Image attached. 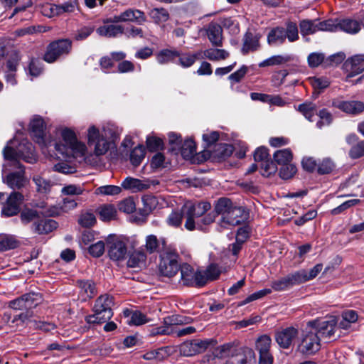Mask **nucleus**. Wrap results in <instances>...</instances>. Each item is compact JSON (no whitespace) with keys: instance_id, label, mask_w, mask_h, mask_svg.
<instances>
[{"instance_id":"1","label":"nucleus","mask_w":364,"mask_h":364,"mask_svg":"<svg viewBox=\"0 0 364 364\" xmlns=\"http://www.w3.org/2000/svg\"><path fill=\"white\" fill-rule=\"evenodd\" d=\"M210 208L211 205L208 202H186L180 211L171 212L166 218V223L170 226L178 228L181 225L183 216H184L186 218L184 226L188 230H203L206 226L215 221L214 213L206 214Z\"/></svg>"},{"instance_id":"2","label":"nucleus","mask_w":364,"mask_h":364,"mask_svg":"<svg viewBox=\"0 0 364 364\" xmlns=\"http://www.w3.org/2000/svg\"><path fill=\"white\" fill-rule=\"evenodd\" d=\"M211 213L220 215L219 224L226 228L227 225L236 226L245 222L249 213L243 207L234 205L232 201L227 198H220L215 205V211Z\"/></svg>"},{"instance_id":"3","label":"nucleus","mask_w":364,"mask_h":364,"mask_svg":"<svg viewBox=\"0 0 364 364\" xmlns=\"http://www.w3.org/2000/svg\"><path fill=\"white\" fill-rule=\"evenodd\" d=\"M87 145L92 153L87 156V162L96 164L95 158L105 155L112 146V142L107 139L105 130L91 125L87 132Z\"/></svg>"},{"instance_id":"4","label":"nucleus","mask_w":364,"mask_h":364,"mask_svg":"<svg viewBox=\"0 0 364 364\" xmlns=\"http://www.w3.org/2000/svg\"><path fill=\"white\" fill-rule=\"evenodd\" d=\"M16 140H10L3 150V155L7 161H18L33 164L36 161V155L33 144L26 139H22L16 146Z\"/></svg>"},{"instance_id":"5","label":"nucleus","mask_w":364,"mask_h":364,"mask_svg":"<svg viewBox=\"0 0 364 364\" xmlns=\"http://www.w3.org/2000/svg\"><path fill=\"white\" fill-rule=\"evenodd\" d=\"M112 297L105 294L97 298L93 307L94 314L86 316L88 323L100 324L109 321L113 315Z\"/></svg>"},{"instance_id":"6","label":"nucleus","mask_w":364,"mask_h":364,"mask_svg":"<svg viewBox=\"0 0 364 364\" xmlns=\"http://www.w3.org/2000/svg\"><path fill=\"white\" fill-rule=\"evenodd\" d=\"M7 167L11 168V172L3 176V182L13 190L23 188L27 183L24 166L18 161L13 160L4 165L3 172L6 171Z\"/></svg>"},{"instance_id":"7","label":"nucleus","mask_w":364,"mask_h":364,"mask_svg":"<svg viewBox=\"0 0 364 364\" xmlns=\"http://www.w3.org/2000/svg\"><path fill=\"white\" fill-rule=\"evenodd\" d=\"M179 256L173 250H164L160 253L158 271L161 276L168 278L174 277L179 269Z\"/></svg>"},{"instance_id":"8","label":"nucleus","mask_w":364,"mask_h":364,"mask_svg":"<svg viewBox=\"0 0 364 364\" xmlns=\"http://www.w3.org/2000/svg\"><path fill=\"white\" fill-rule=\"evenodd\" d=\"M62 141H56L54 144L55 156L58 159L63 161L54 166V170L65 174L68 173V129L65 128L60 132Z\"/></svg>"},{"instance_id":"9","label":"nucleus","mask_w":364,"mask_h":364,"mask_svg":"<svg viewBox=\"0 0 364 364\" xmlns=\"http://www.w3.org/2000/svg\"><path fill=\"white\" fill-rule=\"evenodd\" d=\"M315 331L314 328H309L307 324L303 331L301 340L299 346V350L303 354L311 355L320 349V337L316 333Z\"/></svg>"},{"instance_id":"10","label":"nucleus","mask_w":364,"mask_h":364,"mask_svg":"<svg viewBox=\"0 0 364 364\" xmlns=\"http://www.w3.org/2000/svg\"><path fill=\"white\" fill-rule=\"evenodd\" d=\"M337 319L335 316H330L326 319H316L307 323L309 328H314L316 333L320 336L331 338L335 331Z\"/></svg>"},{"instance_id":"11","label":"nucleus","mask_w":364,"mask_h":364,"mask_svg":"<svg viewBox=\"0 0 364 364\" xmlns=\"http://www.w3.org/2000/svg\"><path fill=\"white\" fill-rule=\"evenodd\" d=\"M332 106L347 114L358 116L364 112V102L359 100H344L343 97L332 100Z\"/></svg>"},{"instance_id":"12","label":"nucleus","mask_w":364,"mask_h":364,"mask_svg":"<svg viewBox=\"0 0 364 364\" xmlns=\"http://www.w3.org/2000/svg\"><path fill=\"white\" fill-rule=\"evenodd\" d=\"M68 50V40L59 39L48 44L43 60L49 63L57 60L63 54Z\"/></svg>"},{"instance_id":"13","label":"nucleus","mask_w":364,"mask_h":364,"mask_svg":"<svg viewBox=\"0 0 364 364\" xmlns=\"http://www.w3.org/2000/svg\"><path fill=\"white\" fill-rule=\"evenodd\" d=\"M23 200V196L14 191L6 197V200L2 203L1 215L5 217H11L17 215L20 211V205Z\"/></svg>"},{"instance_id":"14","label":"nucleus","mask_w":364,"mask_h":364,"mask_svg":"<svg viewBox=\"0 0 364 364\" xmlns=\"http://www.w3.org/2000/svg\"><path fill=\"white\" fill-rule=\"evenodd\" d=\"M210 344V342L208 340L187 341L179 346V353L183 356H193L205 351Z\"/></svg>"},{"instance_id":"15","label":"nucleus","mask_w":364,"mask_h":364,"mask_svg":"<svg viewBox=\"0 0 364 364\" xmlns=\"http://www.w3.org/2000/svg\"><path fill=\"white\" fill-rule=\"evenodd\" d=\"M180 279L179 284L183 286L202 287L199 282L200 272H195L193 267L188 263H183L179 266Z\"/></svg>"},{"instance_id":"16","label":"nucleus","mask_w":364,"mask_h":364,"mask_svg":"<svg viewBox=\"0 0 364 364\" xmlns=\"http://www.w3.org/2000/svg\"><path fill=\"white\" fill-rule=\"evenodd\" d=\"M159 183L154 180L148 178L139 179L132 177H127L121 183L122 188L129 190L132 193L143 191L157 185Z\"/></svg>"},{"instance_id":"17","label":"nucleus","mask_w":364,"mask_h":364,"mask_svg":"<svg viewBox=\"0 0 364 364\" xmlns=\"http://www.w3.org/2000/svg\"><path fill=\"white\" fill-rule=\"evenodd\" d=\"M108 254L111 259H123L127 252L126 244L117 237H109L107 240Z\"/></svg>"},{"instance_id":"18","label":"nucleus","mask_w":364,"mask_h":364,"mask_svg":"<svg viewBox=\"0 0 364 364\" xmlns=\"http://www.w3.org/2000/svg\"><path fill=\"white\" fill-rule=\"evenodd\" d=\"M86 153L85 144L79 141L75 133L70 129V157L75 158L78 162L85 160L87 161V157H85Z\"/></svg>"},{"instance_id":"19","label":"nucleus","mask_w":364,"mask_h":364,"mask_svg":"<svg viewBox=\"0 0 364 364\" xmlns=\"http://www.w3.org/2000/svg\"><path fill=\"white\" fill-rule=\"evenodd\" d=\"M298 336V330L294 327H287L275 333L277 344L284 349H288Z\"/></svg>"},{"instance_id":"20","label":"nucleus","mask_w":364,"mask_h":364,"mask_svg":"<svg viewBox=\"0 0 364 364\" xmlns=\"http://www.w3.org/2000/svg\"><path fill=\"white\" fill-rule=\"evenodd\" d=\"M348 73V77H351L364 71V54H358L349 58L343 65Z\"/></svg>"},{"instance_id":"21","label":"nucleus","mask_w":364,"mask_h":364,"mask_svg":"<svg viewBox=\"0 0 364 364\" xmlns=\"http://www.w3.org/2000/svg\"><path fill=\"white\" fill-rule=\"evenodd\" d=\"M301 275L297 272L289 274L284 277L272 282L271 287L272 289L277 291H284L289 288L301 284L300 282Z\"/></svg>"},{"instance_id":"22","label":"nucleus","mask_w":364,"mask_h":364,"mask_svg":"<svg viewBox=\"0 0 364 364\" xmlns=\"http://www.w3.org/2000/svg\"><path fill=\"white\" fill-rule=\"evenodd\" d=\"M45 123L42 117L35 116L30 122V131L33 139L39 144H46Z\"/></svg>"},{"instance_id":"23","label":"nucleus","mask_w":364,"mask_h":364,"mask_svg":"<svg viewBox=\"0 0 364 364\" xmlns=\"http://www.w3.org/2000/svg\"><path fill=\"white\" fill-rule=\"evenodd\" d=\"M124 28L122 25L112 24L110 23H104L102 26L98 27L96 33L102 37L116 38L124 33Z\"/></svg>"},{"instance_id":"24","label":"nucleus","mask_w":364,"mask_h":364,"mask_svg":"<svg viewBox=\"0 0 364 364\" xmlns=\"http://www.w3.org/2000/svg\"><path fill=\"white\" fill-rule=\"evenodd\" d=\"M77 285L80 289L78 299L81 301L92 298L97 292L95 284L91 280H78Z\"/></svg>"},{"instance_id":"25","label":"nucleus","mask_w":364,"mask_h":364,"mask_svg":"<svg viewBox=\"0 0 364 364\" xmlns=\"http://www.w3.org/2000/svg\"><path fill=\"white\" fill-rule=\"evenodd\" d=\"M255 353L252 349L248 348L242 353H238L228 360V364H255Z\"/></svg>"},{"instance_id":"26","label":"nucleus","mask_w":364,"mask_h":364,"mask_svg":"<svg viewBox=\"0 0 364 364\" xmlns=\"http://www.w3.org/2000/svg\"><path fill=\"white\" fill-rule=\"evenodd\" d=\"M56 228L57 223L54 220L48 218L38 220L32 225L33 231L40 235L48 234Z\"/></svg>"},{"instance_id":"27","label":"nucleus","mask_w":364,"mask_h":364,"mask_svg":"<svg viewBox=\"0 0 364 364\" xmlns=\"http://www.w3.org/2000/svg\"><path fill=\"white\" fill-rule=\"evenodd\" d=\"M207 35L212 45L220 47L223 45V28L217 23H210L207 30Z\"/></svg>"},{"instance_id":"28","label":"nucleus","mask_w":364,"mask_h":364,"mask_svg":"<svg viewBox=\"0 0 364 364\" xmlns=\"http://www.w3.org/2000/svg\"><path fill=\"white\" fill-rule=\"evenodd\" d=\"M146 254L141 247L140 250L134 251L127 260V266L130 268H142L145 266Z\"/></svg>"},{"instance_id":"29","label":"nucleus","mask_w":364,"mask_h":364,"mask_svg":"<svg viewBox=\"0 0 364 364\" xmlns=\"http://www.w3.org/2000/svg\"><path fill=\"white\" fill-rule=\"evenodd\" d=\"M165 240L164 238L158 239L154 235H149L146 237L144 250L149 254H153L161 250V246L164 247L165 245Z\"/></svg>"},{"instance_id":"30","label":"nucleus","mask_w":364,"mask_h":364,"mask_svg":"<svg viewBox=\"0 0 364 364\" xmlns=\"http://www.w3.org/2000/svg\"><path fill=\"white\" fill-rule=\"evenodd\" d=\"M259 36L251 32H247L243 38L242 53L247 54L250 51H255L259 47Z\"/></svg>"},{"instance_id":"31","label":"nucleus","mask_w":364,"mask_h":364,"mask_svg":"<svg viewBox=\"0 0 364 364\" xmlns=\"http://www.w3.org/2000/svg\"><path fill=\"white\" fill-rule=\"evenodd\" d=\"M339 30L350 34H355L360 30V23L351 18L337 20V31Z\"/></svg>"},{"instance_id":"32","label":"nucleus","mask_w":364,"mask_h":364,"mask_svg":"<svg viewBox=\"0 0 364 364\" xmlns=\"http://www.w3.org/2000/svg\"><path fill=\"white\" fill-rule=\"evenodd\" d=\"M123 313L124 316L129 318L127 321V323L129 325L140 326L150 321L145 314L139 311L125 309Z\"/></svg>"},{"instance_id":"33","label":"nucleus","mask_w":364,"mask_h":364,"mask_svg":"<svg viewBox=\"0 0 364 364\" xmlns=\"http://www.w3.org/2000/svg\"><path fill=\"white\" fill-rule=\"evenodd\" d=\"M221 270L218 266L215 264H211L204 272H200V274H199V282L200 285L204 286L208 281L218 279Z\"/></svg>"},{"instance_id":"34","label":"nucleus","mask_w":364,"mask_h":364,"mask_svg":"<svg viewBox=\"0 0 364 364\" xmlns=\"http://www.w3.org/2000/svg\"><path fill=\"white\" fill-rule=\"evenodd\" d=\"M122 14L124 22L131 21L141 25L146 21L145 14L138 9H129Z\"/></svg>"},{"instance_id":"35","label":"nucleus","mask_w":364,"mask_h":364,"mask_svg":"<svg viewBox=\"0 0 364 364\" xmlns=\"http://www.w3.org/2000/svg\"><path fill=\"white\" fill-rule=\"evenodd\" d=\"M285 29L277 27L270 31L267 36V42L269 45L277 46L283 43L286 39Z\"/></svg>"},{"instance_id":"36","label":"nucleus","mask_w":364,"mask_h":364,"mask_svg":"<svg viewBox=\"0 0 364 364\" xmlns=\"http://www.w3.org/2000/svg\"><path fill=\"white\" fill-rule=\"evenodd\" d=\"M149 15L156 24L166 22L170 17L168 11L164 8H154L149 11Z\"/></svg>"},{"instance_id":"37","label":"nucleus","mask_w":364,"mask_h":364,"mask_svg":"<svg viewBox=\"0 0 364 364\" xmlns=\"http://www.w3.org/2000/svg\"><path fill=\"white\" fill-rule=\"evenodd\" d=\"M204 56L210 60L218 61L225 60L230 55L229 52L224 49L209 48L203 52Z\"/></svg>"},{"instance_id":"38","label":"nucleus","mask_w":364,"mask_h":364,"mask_svg":"<svg viewBox=\"0 0 364 364\" xmlns=\"http://www.w3.org/2000/svg\"><path fill=\"white\" fill-rule=\"evenodd\" d=\"M322 269H323V264H317L309 271H306L305 269H301V270L297 271L298 274L301 275V277H301L300 278L301 283H304V282H306L307 281L314 279L318 274V273L321 272Z\"/></svg>"},{"instance_id":"39","label":"nucleus","mask_w":364,"mask_h":364,"mask_svg":"<svg viewBox=\"0 0 364 364\" xmlns=\"http://www.w3.org/2000/svg\"><path fill=\"white\" fill-rule=\"evenodd\" d=\"M178 56H179V52L176 50L164 49L157 53L156 60L159 64H166L173 61Z\"/></svg>"},{"instance_id":"40","label":"nucleus","mask_w":364,"mask_h":364,"mask_svg":"<svg viewBox=\"0 0 364 364\" xmlns=\"http://www.w3.org/2000/svg\"><path fill=\"white\" fill-rule=\"evenodd\" d=\"M100 218L103 221H109L115 218L117 210L113 205L107 204L99 208Z\"/></svg>"},{"instance_id":"41","label":"nucleus","mask_w":364,"mask_h":364,"mask_svg":"<svg viewBox=\"0 0 364 364\" xmlns=\"http://www.w3.org/2000/svg\"><path fill=\"white\" fill-rule=\"evenodd\" d=\"M18 246V241L13 235H0V251H6L14 249Z\"/></svg>"},{"instance_id":"42","label":"nucleus","mask_w":364,"mask_h":364,"mask_svg":"<svg viewBox=\"0 0 364 364\" xmlns=\"http://www.w3.org/2000/svg\"><path fill=\"white\" fill-rule=\"evenodd\" d=\"M273 158L278 164H289L292 159V152L290 149H280L274 152Z\"/></svg>"},{"instance_id":"43","label":"nucleus","mask_w":364,"mask_h":364,"mask_svg":"<svg viewBox=\"0 0 364 364\" xmlns=\"http://www.w3.org/2000/svg\"><path fill=\"white\" fill-rule=\"evenodd\" d=\"M201 55L200 52L196 53H179L178 64L183 68H189L193 65L195 62L200 58Z\"/></svg>"},{"instance_id":"44","label":"nucleus","mask_w":364,"mask_h":364,"mask_svg":"<svg viewBox=\"0 0 364 364\" xmlns=\"http://www.w3.org/2000/svg\"><path fill=\"white\" fill-rule=\"evenodd\" d=\"M247 237V233L245 230L242 229L238 230L235 242L231 244L229 247L230 250L234 256H237L238 255Z\"/></svg>"},{"instance_id":"45","label":"nucleus","mask_w":364,"mask_h":364,"mask_svg":"<svg viewBox=\"0 0 364 364\" xmlns=\"http://www.w3.org/2000/svg\"><path fill=\"white\" fill-rule=\"evenodd\" d=\"M183 158H191L196 151V144L193 140L188 139L185 140L183 144L178 147Z\"/></svg>"},{"instance_id":"46","label":"nucleus","mask_w":364,"mask_h":364,"mask_svg":"<svg viewBox=\"0 0 364 364\" xmlns=\"http://www.w3.org/2000/svg\"><path fill=\"white\" fill-rule=\"evenodd\" d=\"M297 109L310 122L313 121V117L316 114V107L311 102L301 104Z\"/></svg>"},{"instance_id":"47","label":"nucleus","mask_w":364,"mask_h":364,"mask_svg":"<svg viewBox=\"0 0 364 364\" xmlns=\"http://www.w3.org/2000/svg\"><path fill=\"white\" fill-rule=\"evenodd\" d=\"M23 296L26 301L27 311H30L36 307L42 301V296L39 293L30 292L23 294Z\"/></svg>"},{"instance_id":"48","label":"nucleus","mask_w":364,"mask_h":364,"mask_svg":"<svg viewBox=\"0 0 364 364\" xmlns=\"http://www.w3.org/2000/svg\"><path fill=\"white\" fill-rule=\"evenodd\" d=\"M299 26L303 36L311 35L318 31L316 20H303L300 22Z\"/></svg>"},{"instance_id":"49","label":"nucleus","mask_w":364,"mask_h":364,"mask_svg":"<svg viewBox=\"0 0 364 364\" xmlns=\"http://www.w3.org/2000/svg\"><path fill=\"white\" fill-rule=\"evenodd\" d=\"M33 181L36 186V190L40 193H48L53 186L50 181H48L40 176H35Z\"/></svg>"},{"instance_id":"50","label":"nucleus","mask_w":364,"mask_h":364,"mask_svg":"<svg viewBox=\"0 0 364 364\" xmlns=\"http://www.w3.org/2000/svg\"><path fill=\"white\" fill-rule=\"evenodd\" d=\"M145 156V149L143 146L139 145L135 147L130 154V161L134 166H138Z\"/></svg>"},{"instance_id":"51","label":"nucleus","mask_w":364,"mask_h":364,"mask_svg":"<svg viewBox=\"0 0 364 364\" xmlns=\"http://www.w3.org/2000/svg\"><path fill=\"white\" fill-rule=\"evenodd\" d=\"M272 340L267 335L259 336L256 341V350L259 353L269 352Z\"/></svg>"},{"instance_id":"52","label":"nucleus","mask_w":364,"mask_h":364,"mask_svg":"<svg viewBox=\"0 0 364 364\" xmlns=\"http://www.w3.org/2000/svg\"><path fill=\"white\" fill-rule=\"evenodd\" d=\"M21 221L26 225L33 221H37L39 218V213L37 210L30 208L23 209L20 215Z\"/></svg>"},{"instance_id":"53","label":"nucleus","mask_w":364,"mask_h":364,"mask_svg":"<svg viewBox=\"0 0 364 364\" xmlns=\"http://www.w3.org/2000/svg\"><path fill=\"white\" fill-rule=\"evenodd\" d=\"M122 191V188L117 186L114 185H107L98 187L95 190V193L97 195H102V196H115L120 193Z\"/></svg>"},{"instance_id":"54","label":"nucleus","mask_w":364,"mask_h":364,"mask_svg":"<svg viewBox=\"0 0 364 364\" xmlns=\"http://www.w3.org/2000/svg\"><path fill=\"white\" fill-rule=\"evenodd\" d=\"M277 171V165L269 159L261 162L260 164V172L264 176L268 177L276 173Z\"/></svg>"},{"instance_id":"55","label":"nucleus","mask_w":364,"mask_h":364,"mask_svg":"<svg viewBox=\"0 0 364 364\" xmlns=\"http://www.w3.org/2000/svg\"><path fill=\"white\" fill-rule=\"evenodd\" d=\"M289 58L282 55H274L267 58L259 64V67L272 66L275 65H281L288 62Z\"/></svg>"},{"instance_id":"56","label":"nucleus","mask_w":364,"mask_h":364,"mask_svg":"<svg viewBox=\"0 0 364 364\" xmlns=\"http://www.w3.org/2000/svg\"><path fill=\"white\" fill-rule=\"evenodd\" d=\"M78 223L83 227L90 228L93 226L96 223V218L92 213H83L80 215Z\"/></svg>"},{"instance_id":"57","label":"nucleus","mask_w":364,"mask_h":364,"mask_svg":"<svg viewBox=\"0 0 364 364\" xmlns=\"http://www.w3.org/2000/svg\"><path fill=\"white\" fill-rule=\"evenodd\" d=\"M318 31H337V20L328 19L321 22L317 21Z\"/></svg>"},{"instance_id":"58","label":"nucleus","mask_w":364,"mask_h":364,"mask_svg":"<svg viewBox=\"0 0 364 364\" xmlns=\"http://www.w3.org/2000/svg\"><path fill=\"white\" fill-rule=\"evenodd\" d=\"M296 172V167L291 164H284L279 170V176L282 179L291 178Z\"/></svg>"},{"instance_id":"59","label":"nucleus","mask_w":364,"mask_h":364,"mask_svg":"<svg viewBox=\"0 0 364 364\" xmlns=\"http://www.w3.org/2000/svg\"><path fill=\"white\" fill-rule=\"evenodd\" d=\"M190 318H183L180 316L173 315L164 318V323L166 326L183 325L189 323Z\"/></svg>"},{"instance_id":"60","label":"nucleus","mask_w":364,"mask_h":364,"mask_svg":"<svg viewBox=\"0 0 364 364\" xmlns=\"http://www.w3.org/2000/svg\"><path fill=\"white\" fill-rule=\"evenodd\" d=\"M146 146L150 151H156L162 149L163 141L160 138L149 136L146 139Z\"/></svg>"},{"instance_id":"61","label":"nucleus","mask_w":364,"mask_h":364,"mask_svg":"<svg viewBox=\"0 0 364 364\" xmlns=\"http://www.w3.org/2000/svg\"><path fill=\"white\" fill-rule=\"evenodd\" d=\"M119 209L126 213H133L136 209V205L134 199L132 198H127L123 200L119 205Z\"/></svg>"},{"instance_id":"62","label":"nucleus","mask_w":364,"mask_h":364,"mask_svg":"<svg viewBox=\"0 0 364 364\" xmlns=\"http://www.w3.org/2000/svg\"><path fill=\"white\" fill-rule=\"evenodd\" d=\"M286 38H287L290 42L296 41L299 38L298 28L295 23L290 22L287 24V29L285 30Z\"/></svg>"},{"instance_id":"63","label":"nucleus","mask_w":364,"mask_h":364,"mask_svg":"<svg viewBox=\"0 0 364 364\" xmlns=\"http://www.w3.org/2000/svg\"><path fill=\"white\" fill-rule=\"evenodd\" d=\"M349 156L351 159H358L364 156V140L359 141L353 146L349 151Z\"/></svg>"},{"instance_id":"64","label":"nucleus","mask_w":364,"mask_h":364,"mask_svg":"<svg viewBox=\"0 0 364 364\" xmlns=\"http://www.w3.org/2000/svg\"><path fill=\"white\" fill-rule=\"evenodd\" d=\"M324 60V55L321 53H312L308 56V63L311 68L318 67Z\"/></svg>"}]
</instances>
